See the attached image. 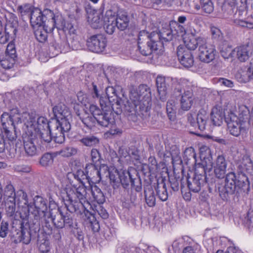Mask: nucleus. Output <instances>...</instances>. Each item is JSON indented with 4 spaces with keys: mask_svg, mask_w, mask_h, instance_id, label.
I'll use <instances>...</instances> for the list:
<instances>
[{
    "mask_svg": "<svg viewBox=\"0 0 253 253\" xmlns=\"http://www.w3.org/2000/svg\"><path fill=\"white\" fill-rule=\"evenodd\" d=\"M195 167V176L191 181L188 180V186L191 191L197 193L200 191L201 187L205 182L210 181V177L205 173L204 174L199 173L201 168H197V164H196Z\"/></svg>",
    "mask_w": 253,
    "mask_h": 253,
    "instance_id": "nucleus-15",
    "label": "nucleus"
},
{
    "mask_svg": "<svg viewBox=\"0 0 253 253\" xmlns=\"http://www.w3.org/2000/svg\"><path fill=\"white\" fill-rule=\"evenodd\" d=\"M216 51L214 46L207 42L206 39L203 44H200L198 57L200 61L210 63L215 58Z\"/></svg>",
    "mask_w": 253,
    "mask_h": 253,
    "instance_id": "nucleus-14",
    "label": "nucleus"
},
{
    "mask_svg": "<svg viewBox=\"0 0 253 253\" xmlns=\"http://www.w3.org/2000/svg\"><path fill=\"white\" fill-rule=\"evenodd\" d=\"M16 57L15 45L11 42L7 45L5 54L0 56V64L4 69H10L13 67Z\"/></svg>",
    "mask_w": 253,
    "mask_h": 253,
    "instance_id": "nucleus-13",
    "label": "nucleus"
},
{
    "mask_svg": "<svg viewBox=\"0 0 253 253\" xmlns=\"http://www.w3.org/2000/svg\"><path fill=\"white\" fill-rule=\"evenodd\" d=\"M203 10L207 13H211L214 9L211 0H206L200 1Z\"/></svg>",
    "mask_w": 253,
    "mask_h": 253,
    "instance_id": "nucleus-50",
    "label": "nucleus"
},
{
    "mask_svg": "<svg viewBox=\"0 0 253 253\" xmlns=\"http://www.w3.org/2000/svg\"><path fill=\"white\" fill-rule=\"evenodd\" d=\"M227 162L223 155H218L213 163L211 156L204 157L201 163L197 164V168H201L202 172H204L210 177V173L213 169V172L216 177H224L226 172Z\"/></svg>",
    "mask_w": 253,
    "mask_h": 253,
    "instance_id": "nucleus-7",
    "label": "nucleus"
},
{
    "mask_svg": "<svg viewBox=\"0 0 253 253\" xmlns=\"http://www.w3.org/2000/svg\"><path fill=\"white\" fill-rule=\"evenodd\" d=\"M166 109L169 119L170 120H174L176 110L175 102L172 100H169L167 104Z\"/></svg>",
    "mask_w": 253,
    "mask_h": 253,
    "instance_id": "nucleus-41",
    "label": "nucleus"
},
{
    "mask_svg": "<svg viewBox=\"0 0 253 253\" xmlns=\"http://www.w3.org/2000/svg\"><path fill=\"white\" fill-rule=\"evenodd\" d=\"M0 237H5L8 232V223L7 222L2 221L0 224Z\"/></svg>",
    "mask_w": 253,
    "mask_h": 253,
    "instance_id": "nucleus-57",
    "label": "nucleus"
},
{
    "mask_svg": "<svg viewBox=\"0 0 253 253\" xmlns=\"http://www.w3.org/2000/svg\"><path fill=\"white\" fill-rule=\"evenodd\" d=\"M99 102L102 111H104L106 109L111 110V104L113 102L110 101L108 97L100 96Z\"/></svg>",
    "mask_w": 253,
    "mask_h": 253,
    "instance_id": "nucleus-51",
    "label": "nucleus"
},
{
    "mask_svg": "<svg viewBox=\"0 0 253 253\" xmlns=\"http://www.w3.org/2000/svg\"><path fill=\"white\" fill-rule=\"evenodd\" d=\"M242 172H246L250 174L253 172V165L251 159L248 156H244L239 166Z\"/></svg>",
    "mask_w": 253,
    "mask_h": 253,
    "instance_id": "nucleus-35",
    "label": "nucleus"
},
{
    "mask_svg": "<svg viewBox=\"0 0 253 253\" xmlns=\"http://www.w3.org/2000/svg\"><path fill=\"white\" fill-rule=\"evenodd\" d=\"M97 125L102 127H109L112 134L118 133L120 131L115 128V121L111 110L106 109L96 116Z\"/></svg>",
    "mask_w": 253,
    "mask_h": 253,
    "instance_id": "nucleus-9",
    "label": "nucleus"
},
{
    "mask_svg": "<svg viewBox=\"0 0 253 253\" xmlns=\"http://www.w3.org/2000/svg\"><path fill=\"white\" fill-rule=\"evenodd\" d=\"M87 45L92 52H101L104 50L107 45V39L102 35H94L87 40Z\"/></svg>",
    "mask_w": 253,
    "mask_h": 253,
    "instance_id": "nucleus-16",
    "label": "nucleus"
},
{
    "mask_svg": "<svg viewBox=\"0 0 253 253\" xmlns=\"http://www.w3.org/2000/svg\"><path fill=\"white\" fill-rule=\"evenodd\" d=\"M208 117L207 112L204 109H201L197 114L188 115V120L192 126L195 128H198L201 131H204L207 129Z\"/></svg>",
    "mask_w": 253,
    "mask_h": 253,
    "instance_id": "nucleus-12",
    "label": "nucleus"
},
{
    "mask_svg": "<svg viewBox=\"0 0 253 253\" xmlns=\"http://www.w3.org/2000/svg\"><path fill=\"white\" fill-rule=\"evenodd\" d=\"M184 156L188 160L193 158L196 161V153L194 149L192 147L186 148L184 152Z\"/></svg>",
    "mask_w": 253,
    "mask_h": 253,
    "instance_id": "nucleus-58",
    "label": "nucleus"
},
{
    "mask_svg": "<svg viewBox=\"0 0 253 253\" xmlns=\"http://www.w3.org/2000/svg\"><path fill=\"white\" fill-rule=\"evenodd\" d=\"M17 32L16 28L10 24H7L5 26V31L0 32V43L4 44L8 41L10 33L15 35Z\"/></svg>",
    "mask_w": 253,
    "mask_h": 253,
    "instance_id": "nucleus-32",
    "label": "nucleus"
},
{
    "mask_svg": "<svg viewBox=\"0 0 253 253\" xmlns=\"http://www.w3.org/2000/svg\"><path fill=\"white\" fill-rule=\"evenodd\" d=\"M126 104H125V101L117 96V98H115V100L112 103L111 110L115 109L118 110L116 111L117 113L121 112L123 109L129 112L136 111L132 103H130L127 100H126Z\"/></svg>",
    "mask_w": 253,
    "mask_h": 253,
    "instance_id": "nucleus-24",
    "label": "nucleus"
},
{
    "mask_svg": "<svg viewBox=\"0 0 253 253\" xmlns=\"http://www.w3.org/2000/svg\"><path fill=\"white\" fill-rule=\"evenodd\" d=\"M151 36V33L149 34V33L145 30L140 31L138 36V44H141L145 41L151 42L152 39Z\"/></svg>",
    "mask_w": 253,
    "mask_h": 253,
    "instance_id": "nucleus-52",
    "label": "nucleus"
},
{
    "mask_svg": "<svg viewBox=\"0 0 253 253\" xmlns=\"http://www.w3.org/2000/svg\"><path fill=\"white\" fill-rule=\"evenodd\" d=\"M89 169H90L91 171H93V174H96L99 177L100 176L99 171L95 166L92 164L86 167V173L83 170L78 169L75 172L69 173L68 175L70 177L73 176L75 179L81 183V184H83L84 180L89 182V179L94 177V176H92L93 174L91 173V172L89 174Z\"/></svg>",
    "mask_w": 253,
    "mask_h": 253,
    "instance_id": "nucleus-17",
    "label": "nucleus"
},
{
    "mask_svg": "<svg viewBox=\"0 0 253 253\" xmlns=\"http://www.w3.org/2000/svg\"><path fill=\"white\" fill-rule=\"evenodd\" d=\"M128 18L124 14H117L115 11V22L118 29L121 31H123L127 27L128 24Z\"/></svg>",
    "mask_w": 253,
    "mask_h": 253,
    "instance_id": "nucleus-33",
    "label": "nucleus"
},
{
    "mask_svg": "<svg viewBox=\"0 0 253 253\" xmlns=\"http://www.w3.org/2000/svg\"><path fill=\"white\" fill-rule=\"evenodd\" d=\"M16 202L18 205L23 204L27 205L28 204L27 196L23 190H18L16 192Z\"/></svg>",
    "mask_w": 253,
    "mask_h": 253,
    "instance_id": "nucleus-47",
    "label": "nucleus"
},
{
    "mask_svg": "<svg viewBox=\"0 0 253 253\" xmlns=\"http://www.w3.org/2000/svg\"><path fill=\"white\" fill-rule=\"evenodd\" d=\"M65 191L67 202L65 205L67 210L70 212L81 213L90 208L87 201L90 191L89 188H87L84 184H80L78 187H68Z\"/></svg>",
    "mask_w": 253,
    "mask_h": 253,
    "instance_id": "nucleus-1",
    "label": "nucleus"
},
{
    "mask_svg": "<svg viewBox=\"0 0 253 253\" xmlns=\"http://www.w3.org/2000/svg\"><path fill=\"white\" fill-rule=\"evenodd\" d=\"M52 110L56 118L53 124V133L58 143H62L65 140L64 132L71 128L72 116L68 108L62 103L53 107Z\"/></svg>",
    "mask_w": 253,
    "mask_h": 253,
    "instance_id": "nucleus-3",
    "label": "nucleus"
},
{
    "mask_svg": "<svg viewBox=\"0 0 253 253\" xmlns=\"http://www.w3.org/2000/svg\"><path fill=\"white\" fill-rule=\"evenodd\" d=\"M23 122V113H20L17 108L10 109V114L4 112L1 116L2 128L13 126L15 123H22Z\"/></svg>",
    "mask_w": 253,
    "mask_h": 253,
    "instance_id": "nucleus-10",
    "label": "nucleus"
},
{
    "mask_svg": "<svg viewBox=\"0 0 253 253\" xmlns=\"http://www.w3.org/2000/svg\"><path fill=\"white\" fill-rule=\"evenodd\" d=\"M23 123L25 126V132L27 135L36 136L37 133L51 127L53 121L49 123L44 117L39 116L34 113L23 112Z\"/></svg>",
    "mask_w": 253,
    "mask_h": 253,
    "instance_id": "nucleus-6",
    "label": "nucleus"
},
{
    "mask_svg": "<svg viewBox=\"0 0 253 253\" xmlns=\"http://www.w3.org/2000/svg\"><path fill=\"white\" fill-rule=\"evenodd\" d=\"M211 31L212 37L213 39H219L220 35H221V33L220 30L218 28L215 27H211Z\"/></svg>",
    "mask_w": 253,
    "mask_h": 253,
    "instance_id": "nucleus-63",
    "label": "nucleus"
},
{
    "mask_svg": "<svg viewBox=\"0 0 253 253\" xmlns=\"http://www.w3.org/2000/svg\"><path fill=\"white\" fill-rule=\"evenodd\" d=\"M12 127L8 126L2 129L4 137H5L8 141L11 142L15 140L17 137L15 132L12 130Z\"/></svg>",
    "mask_w": 253,
    "mask_h": 253,
    "instance_id": "nucleus-45",
    "label": "nucleus"
},
{
    "mask_svg": "<svg viewBox=\"0 0 253 253\" xmlns=\"http://www.w3.org/2000/svg\"><path fill=\"white\" fill-rule=\"evenodd\" d=\"M73 233L79 240H83L84 234L82 229L79 227H75L73 229Z\"/></svg>",
    "mask_w": 253,
    "mask_h": 253,
    "instance_id": "nucleus-60",
    "label": "nucleus"
},
{
    "mask_svg": "<svg viewBox=\"0 0 253 253\" xmlns=\"http://www.w3.org/2000/svg\"><path fill=\"white\" fill-rule=\"evenodd\" d=\"M245 109L243 110V115L241 116L242 114H240V116L239 117L235 113L236 107L234 105L228 104L227 106L225 121L227 124L229 132L234 136H238L245 130L244 120L248 119L249 112L247 109Z\"/></svg>",
    "mask_w": 253,
    "mask_h": 253,
    "instance_id": "nucleus-5",
    "label": "nucleus"
},
{
    "mask_svg": "<svg viewBox=\"0 0 253 253\" xmlns=\"http://www.w3.org/2000/svg\"><path fill=\"white\" fill-rule=\"evenodd\" d=\"M90 192L98 204H102L105 202V197L100 190L97 186H93L91 187Z\"/></svg>",
    "mask_w": 253,
    "mask_h": 253,
    "instance_id": "nucleus-38",
    "label": "nucleus"
},
{
    "mask_svg": "<svg viewBox=\"0 0 253 253\" xmlns=\"http://www.w3.org/2000/svg\"><path fill=\"white\" fill-rule=\"evenodd\" d=\"M23 140L24 147L25 153L28 156H33L36 155L37 152V147L34 142V136L27 135Z\"/></svg>",
    "mask_w": 253,
    "mask_h": 253,
    "instance_id": "nucleus-29",
    "label": "nucleus"
},
{
    "mask_svg": "<svg viewBox=\"0 0 253 253\" xmlns=\"http://www.w3.org/2000/svg\"><path fill=\"white\" fill-rule=\"evenodd\" d=\"M86 116L83 118H81L83 123L89 128H92L95 126L97 125L96 116L86 115Z\"/></svg>",
    "mask_w": 253,
    "mask_h": 253,
    "instance_id": "nucleus-43",
    "label": "nucleus"
},
{
    "mask_svg": "<svg viewBox=\"0 0 253 253\" xmlns=\"http://www.w3.org/2000/svg\"><path fill=\"white\" fill-rule=\"evenodd\" d=\"M104 29L108 34H112L117 27L115 22V11L109 9L106 12L104 17Z\"/></svg>",
    "mask_w": 253,
    "mask_h": 253,
    "instance_id": "nucleus-21",
    "label": "nucleus"
},
{
    "mask_svg": "<svg viewBox=\"0 0 253 253\" xmlns=\"http://www.w3.org/2000/svg\"><path fill=\"white\" fill-rule=\"evenodd\" d=\"M110 181L115 184L120 183L121 171H119L116 169H113L109 172Z\"/></svg>",
    "mask_w": 253,
    "mask_h": 253,
    "instance_id": "nucleus-48",
    "label": "nucleus"
},
{
    "mask_svg": "<svg viewBox=\"0 0 253 253\" xmlns=\"http://www.w3.org/2000/svg\"><path fill=\"white\" fill-rule=\"evenodd\" d=\"M106 94L107 97L110 99V101L114 102L115 98H117V96L116 94V90L112 86H108L105 89Z\"/></svg>",
    "mask_w": 253,
    "mask_h": 253,
    "instance_id": "nucleus-55",
    "label": "nucleus"
},
{
    "mask_svg": "<svg viewBox=\"0 0 253 253\" xmlns=\"http://www.w3.org/2000/svg\"><path fill=\"white\" fill-rule=\"evenodd\" d=\"M234 49L231 46L225 45L220 50L221 56L225 59L234 58Z\"/></svg>",
    "mask_w": 253,
    "mask_h": 253,
    "instance_id": "nucleus-44",
    "label": "nucleus"
},
{
    "mask_svg": "<svg viewBox=\"0 0 253 253\" xmlns=\"http://www.w3.org/2000/svg\"><path fill=\"white\" fill-rule=\"evenodd\" d=\"M234 58H237L240 62L246 61L252 55L251 47L248 45H242L234 49Z\"/></svg>",
    "mask_w": 253,
    "mask_h": 253,
    "instance_id": "nucleus-23",
    "label": "nucleus"
},
{
    "mask_svg": "<svg viewBox=\"0 0 253 253\" xmlns=\"http://www.w3.org/2000/svg\"><path fill=\"white\" fill-rule=\"evenodd\" d=\"M157 90L160 99L164 101L167 98L168 86L166 84V79L162 76H158L156 79Z\"/></svg>",
    "mask_w": 253,
    "mask_h": 253,
    "instance_id": "nucleus-28",
    "label": "nucleus"
},
{
    "mask_svg": "<svg viewBox=\"0 0 253 253\" xmlns=\"http://www.w3.org/2000/svg\"><path fill=\"white\" fill-rule=\"evenodd\" d=\"M172 36V31L170 29L169 26L167 25L160 30L159 33L154 32L151 33V38L154 41H158L160 42V41H162L163 42L164 41L167 42L171 40Z\"/></svg>",
    "mask_w": 253,
    "mask_h": 253,
    "instance_id": "nucleus-22",
    "label": "nucleus"
},
{
    "mask_svg": "<svg viewBox=\"0 0 253 253\" xmlns=\"http://www.w3.org/2000/svg\"><path fill=\"white\" fill-rule=\"evenodd\" d=\"M3 200L6 204H8L9 202H16V193L13 185L9 183L4 188L3 191Z\"/></svg>",
    "mask_w": 253,
    "mask_h": 253,
    "instance_id": "nucleus-31",
    "label": "nucleus"
},
{
    "mask_svg": "<svg viewBox=\"0 0 253 253\" xmlns=\"http://www.w3.org/2000/svg\"><path fill=\"white\" fill-rule=\"evenodd\" d=\"M33 9L32 6L29 4L21 5L18 8V10L20 12L21 16L27 15L28 18H30Z\"/></svg>",
    "mask_w": 253,
    "mask_h": 253,
    "instance_id": "nucleus-49",
    "label": "nucleus"
},
{
    "mask_svg": "<svg viewBox=\"0 0 253 253\" xmlns=\"http://www.w3.org/2000/svg\"><path fill=\"white\" fill-rule=\"evenodd\" d=\"M235 24L236 25L248 28L249 29H253V23L243 19H235L234 21Z\"/></svg>",
    "mask_w": 253,
    "mask_h": 253,
    "instance_id": "nucleus-54",
    "label": "nucleus"
},
{
    "mask_svg": "<svg viewBox=\"0 0 253 253\" xmlns=\"http://www.w3.org/2000/svg\"><path fill=\"white\" fill-rule=\"evenodd\" d=\"M50 205L52 206L53 208L50 209L49 214L47 215L46 218H50L57 228H62L64 226V214L55 204H50Z\"/></svg>",
    "mask_w": 253,
    "mask_h": 253,
    "instance_id": "nucleus-18",
    "label": "nucleus"
},
{
    "mask_svg": "<svg viewBox=\"0 0 253 253\" xmlns=\"http://www.w3.org/2000/svg\"><path fill=\"white\" fill-rule=\"evenodd\" d=\"M156 190L158 196L161 200L166 201L168 199V194L165 183L158 184Z\"/></svg>",
    "mask_w": 253,
    "mask_h": 253,
    "instance_id": "nucleus-39",
    "label": "nucleus"
},
{
    "mask_svg": "<svg viewBox=\"0 0 253 253\" xmlns=\"http://www.w3.org/2000/svg\"><path fill=\"white\" fill-rule=\"evenodd\" d=\"M80 141L86 146H93L99 143V139L96 137L90 135L87 136L80 140Z\"/></svg>",
    "mask_w": 253,
    "mask_h": 253,
    "instance_id": "nucleus-42",
    "label": "nucleus"
},
{
    "mask_svg": "<svg viewBox=\"0 0 253 253\" xmlns=\"http://www.w3.org/2000/svg\"><path fill=\"white\" fill-rule=\"evenodd\" d=\"M11 144L6 143L4 138L2 128L0 127V153L5 152L7 158L11 159L15 157L14 150L10 148Z\"/></svg>",
    "mask_w": 253,
    "mask_h": 253,
    "instance_id": "nucleus-25",
    "label": "nucleus"
},
{
    "mask_svg": "<svg viewBox=\"0 0 253 253\" xmlns=\"http://www.w3.org/2000/svg\"><path fill=\"white\" fill-rule=\"evenodd\" d=\"M177 54L181 64L184 67L189 68L194 64V59L191 52L182 45L177 47Z\"/></svg>",
    "mask_w": 253,
    "mask_h": 253,
    "instance_id": "nucleus-19",
    "label": "nucleus"
},
{
    "mask_svg": "<svg viewBox=\"0 0 253 253\" xmlns=\"http://www.w3.org/2000/svg\"><path fill=\"white\" fill-rule=\"evenodd\" d=\"M53 125H52L51 127L50 128H47L45 129V130H43V131L40 132L39 133H37V135L36 136H33L35 138L36 137H40L41 139H42L43 141L46 142H50V141L52 139V137H54V141L58 143L56 141V138L55 135L53 134Z\"/></svg>",
    "mask_w": 253,
    "mask_h": 253,
    "instance_id": "nucleus-34",
    "label": "nucleus"
},
{
    "mask_svg": "<svg viewBox=\"0 0 253 253\" xmlns=\"http://www.w3.org/2000/svg\"><path fill=\"white\" fill-rule=\"evenodd\" d=\"M54 157L53 154L46 153L42 157L40 164L43 167L49 166L53 163Z\"/></svg>",
    "mask_w": 253,
    "mask_h": 253,
    "instance_id": "nucleus-46",
    "label": "nucleus"
},
{
    "mask_svg": "<svg viewBox=\"0 0 253 253\" xmlns=\"http://www.w3.org/2000/svg\"><path fill=\"white\" fill-rule=\"evenodd\" d=\"M91 157L92 162L94 164L98 162L100 159V155L96 149H92L91 151Z\"/></svg>",
    "mask_w": 253,
    "mask_h": 253,
    "instance_id": "nucleus-59",
    "label": "nucleus"
},
{
    "mask_svg": "<svg viewBox=\"0 0 253 253\" xmlns=\"http://www.w3.org/2000/svg\"><path fill=\"white\" fill-rule=\"evenodd\" d=\"M16 202H9L8 204H6V214L9 216H12L15 212Z\"/></svg>",
    "mask_w": 253,
    "mask_h": 253,
    "instance_id": "nucleus-56",
    "label": "nucleus"
},
{
    "mask_svg": "<svg viewBox=\"0 0 253 253\" xmlns=\"http://www.w3.org/2000/svg\"><path fill=\"white\" fill-rule=\"evenodd\" d=\"M226 112V109H224V113L222 109L217 107H214L212 109L211 112V121L213 126H220L222 123L223 119H225V114Z\"/></svg>",
    "mask_w": 253,
    "mask_h": 253,
    "instance_id": "nucleus-26",
    "label": "nucleus"
},
{
    "mask_svg": "<svg viewBox=\"0 0 253 253\" xmlns=\"http://www.w3.org/2000/svg\"><path fill=\"white\" fill-rule=\"evenodd\" d=\"M34 208L30 206L28 207L29 212L34 215L35 218H43L46 219V216L49 214L47 211L46 201L41 196H36L34 199Z\"/></svg>",
    "mask_w": 253,
    "mask_h": 253,
    "instance_id": "nucleus-11",
    "label": "nucleus"
},
{
    "mask_svg": "<svg viewBox=\"0 0 253 253\" xmlns=\"http://www.w3.org/2000/svg\"><path fill=\"white\" fill-rule=\"evenodd\" d=\"M158 44H160L161 42L152 39L151 42L147 41L146 47H145L140 44H138V48L142 55L148 56L152 54L153 51L158 49Z\"/></svg>",
    "mask_w": 253,
    "mask_h": 253,
    "instance_id": "nucleus-30",
    "label": "nucleus"
},
{
    "mask_svg": "<svg viewBox=\"0 0 253 253\" xmlns=\"http://www.w3.org/2000/svg\"><path fill=\"white\" fill-rule=\"evenodd\" d=\"M185 46H183L189 50H194L197 46L205 42V38L202 37H195V34L192 33L191 35H185L183 38Z\"/></svg>",
    "mask_w": 253,
    "mask_h": 253,
    "instance_id": "nucleus-20",
    "label": "nucleus"
},
{
    "mask_svg": "<svg viewBox=\"0 0 253 253\" xmlns=\"http://www.w3.org/2000/svg\"><path fill=\"white\" fill-rule=\"evenodd\" d=\"M130 182L132 185H134V179L132 177L130 172L128 170H121L120 174V183L124 186H127Z\"/></svg>",
    "mask_w": 253,
    "mask_h": 253,
    "instance_id": "nucleus-37",
    "label": "nucleus"
},
{
    "mask_svg": "<svg viewBox=\"0 0 253 253\" xmlns=\"http://www.w3.org/2000/svg\"><path fill=\"white\" fill-rule=\"evenodd\" d=\"M145 200L150 207H154L156 204V198L154 192L152 188H148L145 191Z\"/></svg>",
    "mask_w": 253,
    "mask_h": 253,
    "instance_id": "nucleus-40",
    "label": "nucleus"
},
{
    "mask_svg": "<svg viewBox=\"0 0 253 253\" xmlns=\"http://www.w3.org/2000/svg\"><path fill=\"white\" fill-rule=\"evenodd\" d=\"M175 24L176 25V28L175 29L176 33L180 36L185 37V36L186 35L185 28L182 26L179 25L177 23H175Z\"/></svg>",
    "mask_w": 253,
    "mask_h": 253,
    "instance_id": "nucleus-64",
    "label": "nucleus"
},
{
    "mask_svg": "<svg viewBox=\"0 0 253 253\" xmlns=\"http://www.w3.org/2000/svg\"><path fill=\"white\" fill-rule=\"evenodd\" d=\"M174 97L180 98L181 108L183 110H189L194 99L192 89L189 87L182 88L180 85L176 86L173 91Z\"/></svg>",
    "mask_w": 253,
    "mask_h": 253,
    "instance_id": "nucleus-8",
    "label": "nucleus"
},
{
    "mask_svg": "<svg viewBox=\"0 0 253 253\" xmlns=\"http://www.w3.org/2000/svg\"><path fill=\"white\" fill-rule=\"evenodd\" d=\"M89 111L92 114L91 116L94 117L97 116L102 112L96 105L94 104L90 105Z\"/></svg>",
    "mask_w": 253,
    "mask_h": 253,
    "instance_id": "nucleus-62",
    "label": "nucleus"
},
{
    "mask_svg": "<svg viewBox=\"0 0 253 253\" xmlns=\"http://www.w3.org/2000/svg\"><path fill=\"white\" fill-rule=\"evenodd\" d=\"M30 19L34 28L44 26L47 28V30L53 31L55 28L60 29L65 26V20L62 16L59 14H55L52 11L47 9L42 12L38 8H33Z\"/></svg>",
    "mask_w": 253,
    "mask_h": 253,
    "instance_id": "nucleus-2",
    "label": "nucleus"
},
{
    "mask_svg": "<svg viewBox=\"0 0 253 253\" xmlns=\"http://www.w3.org/2000/svg\"><path fill=\"white\" fill-rule=\"evenodd\" d=\"M225 181V185L223 187H219V192L220 197L223 200L227 199L229 194H233L235 191L238 192V186L232 183Z\"/></svg>",
    "mask_w": 253,
    "mask_h": 253,
    "instance_id": "nucleus-27",
    "label": "nucleus"
},
{
    "mask_svg": "<svg viewBox=\"0 0 253 253\" xmlns=\"http://www.w3.org/2000/svg\"><path fill=\"white\" fill-rule=\"evenodd\" d=\"M47 28L44 27V26H42L37 27V29L35 30V35L39 42H45L47 38V33L52 31L47 30Z\"/></svg>",
    "mask_w": 253,
    "mask_h": 253,
    "instance_id": "nucleus-36",
    "label": "nucleus"
},
{
    "mask_svg": "<svg viewBox=\"0 0 253 253\" xmlns=\"http://www.w3.org/2000/svg\"><path fill=\"white\" fill-rule=\"evenodd\" d=\"M77 151L75 149L71 147H66L63 148L58 153L62 156L68 157L71 156L72 155L76 153Z\"/></svg>",
    "mask_w": 253,
    "mask_h": 253,
    "instance_id": "nucleus-53",
    "label": "nucleus"
},
{
    "mask_svg": "<svg viewBox=\"0 0 253 253\" xmlns=\"http://www.w3.org/2000/svg\"><path fill=\"white\" fill-rule=\"evenodd\" d=\"M130 99L135 108L143 115H149L151 106V95L150 88L146 85L141 84L138 88H133L130 92Z\"/></svg>",
    "mask_w": 253,
    "mask_h": 253,
    "instance_id": "nucleus-4",
    "label": "nucleus"
},
{
    "mask_svg": "<svg viewBox=\"0 0 253 253\" xmlns=\"http://www.w3.org/2000/svg\"><path fill=\"white\" fill-rule=\"evenodd\" d=\"M19 236L17 237L18 240L20 241H23L24 243L28 244L30 241L29 239H26V233L23 229H21L19 232H17Z\"/></svg>",
    "mask_w": 253,
    "mask_h": 253,
    "instance_id": "nucleus-61",
    "label": "nucleus"
}]
</instances>
